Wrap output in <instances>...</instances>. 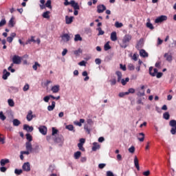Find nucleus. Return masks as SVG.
Listing matches in <instances>:
<instances>
[{"label":"nucleus","instance_id":"50","mask_svg":"<svg viewBox=\"0 0 176 176\" xmlns=\"http://www.w3.org/2000/svg\"><path fill=\"white\" fill-rule=\"evenodd\" d=\"M23 91H28V90H30V85L26 84L24 85L23 88Z\"/></svg>","mask_w":176,"mask_h":176},{"label":"nucleus","instance_id":"4","mask_svg":"<svg viewBox=\"0 0 176 176\" xmlns=\"http://www.w3.org/2000/svg\"><path fill=\"white\" fill-rule=\"evenodd\" d=\"M38 131L43 135H46L47 134V127L46 126L42 125L38 127Z\"/></svg>","mask_w":176,"mask_h":176},{"label":"nucleus","instance_id":"15","mask_svg":"<svg viewBox=\"0 0 176 176\" xmlns=\"http://www.w3.org/2000/svg\"><path fill=\"white\" fill-rule=\"evenodd\" d=\"M16 33L12 32L10 34V36H8L7 38V41H8L9 43H12V42H13V38H16Z\"/></svg>","mask_w":176,"mask_h":176},{"label":"nucleus","instance_id":"57","mask_svg":"<svg viewBox=\"0 0 176 176\" xmlns=\"http://www.w3.org/2000/svg\"><path fill=\"white\" fill-rule=\"evenodd\" d=\"M110 83L111 86H115V85H116V78L110 80Z\"/></svg>","mask_w":176,"mask_h":176},{"label":"nucleus","instance_id":"62","mask_svg":"<svg viewBox=\"0 0 176 176\" xmlns=\"http://www.w3.org/2000/svg\"><path fill=\"white\" fill-rule=\"evenodd\" d=\"M153 72L151 73V76H156V74H157V69H153Z\"/></svg>","mask_w":176,"mask_h":176},{"label":"nucleus","instance_id":"40","mask_svg":"<svg viewBox=\"0 0 176 176\" xmlns=\"http://www.w3.org/2000/svg\"><path fill=\"white\" fill-rule=\"evenodd\" d=\"M97 30L98 31V36H100V35H104V34H105V32H104L101 28H98Z\"/></svg>","mask_w":176,"mask_h":176},{"label":"nucleus","instance_id":"27","mask_svg":"<svg viewBox=\"0 0 176 176\" xmlns=\"http://www.w3.org/2000/svg\"><path fill=\"white\" fill-rule=\"evenodd\" d=\"M140 56H141V57H148V53L146 52V51H145L144 50H141L140 51Z\"/></svg>","mask_w":176,"mask_h":176},{"label":"nucleus","instance_id":"38","mask_svg":"<svg viewBox=\"0 0 176 176\" xmlns=\"http://www.w3.org/2000/svg\"><path fill=\"white\" fill-rule=\"evenodd\" d=\"M163 118L164 119H165L166 120H168V119H170V113H168V112H166L163 114Z\"/></svg>","mask_w":176,"mask_h":176},{"label":"nucleus","instance_id":"61","mask_svg":"<svg viewBox=\"0 0 176 176\" xmlns=\"http://www.w3.org/2000/svg\"><path fill=\"white\" fill-rule=\"evenodd\" d=\"M78 65H80V67H85L86 66V61L82 60V61L78 63Z\"/></svg>","mask_w":176,"mask_h":176},{"label":"nucleus","instance_id":"37","mask_svg":"<svg viewBox=\"0 0 176 176\" xmlns=\"http://www.w3.org/2000/svg\"><path fill=\"white\" fill-rule=\"evenodd\" d=\"M38 67H41V64H39L38 62H35L34 65L32 66V68L34 71H36L38 69Z\"/></svg>","mask_w":176,"mask_h":176},{"label":"nucleus","instance_id":"56","mask_svg":"<svg viewBox=\"0 0 176 176\" xmlns=\"http://www.w3.org/2000/svg\"><path fill=\"white\" fill-rule=\"evenodd\" d=\"M34 36H32L31 38L30 39H28V42L26 43V45H28V43H30V42H36V41H35V39H34Z\"/></svg>","mask_w":176,"mask_h":176},{"label":"nucleus","instance_id":"21","mask_svg":"<svg viewBox=\"0 0 176 176\" xmlns=\"http://www.w3.org/2000/svg\"><path fill=\"white\" fill-rule=\"evenodd\" d=\"M164 57L166 58V61H168L169 63L173 61V56L168 53L164 54Z\"/></svg>","mask_w":176,"mask_h":176},{"label":"nucleus","instance_id":"59","mask_svg":"<svg viewBox=\"0 0 176 176\" xmlns=\"http://www.w3.org/2000/svg\"><path fill=\"white\" fill-rule=\"evenodd\" d=\"M50 100V96H47L43 98V101H45V102H49Z\"/></svg>","mask_w":176,"mask_h":176},{"label":"nucleus","instance_id":"55","mask_svg":"<svg viewBox=\"0 0 176 176\" xmlns=\"http://www.w3.org/2000/svg\"><path fill=\"white\" fill-rule=\"evenodd\" d=\"M74 54H75L76 56H79V54H80V53H82V50H81V49H78V50H75V51L74 52Z\"/></svg>","mask_w":176,"mask_h":176},{"label":"nucleus","instance_id":"33","mask_svg":"<svg viewBox=\"0 0 176 176\" xmlns=\"http://www.w3.org/2000/svg\"><path fill=\"white\" fill-rule=\"evenodd\" d=\"M169 126H170V127H176V120H171L169 122Z\"/></svg>","mask_w":176,"mask_h":176},{"label":"nucleus","instance_id":"8","mask_svg":"<svg viewBox=\"0 0 176 176\" xmlns=\"http://www.w3.org/2000/svg\"><path fill=\"white\" fill-rule=\"evenodd\" d=\"M70 5L72 6V8H74L75 10H79V9H80L79 4L75 2L74 0L70 1Z\"/></svg>","mask_w":176,"mask_h":176},{"label":"nucleus","instance_id":"64","mask_svg":"<svg viewBox=\"0 0 176 176\" xmlns=\"http://www.w3.org/2000/svg\"><path fill=\"white\" fill-rule=\"evenodd\" d=\"M95 63H96V64H97L98 65H100V64H101V59H100V58H96V59H95Z\"/></svg>","mask_w":176,"mask_h":176},{"label":"nucleus","instance_id":"6","mask_svg":"<svg viewBox=\"0 0 176 176\" xmlns=\"http://www.w3.org/2000/svg\"><path fill=\"white\" fill-rule=\"evenodd\" d=\"M107 10V7L104 4H100L97 6V12L98 13H104Z\"/></svg>","mask_w":176,"mask_h":176},{"label":"nucleus","instance_id":"2","mask_svg":"<svg viewBox=\"0 0 176 176\" xmlns=\"http://www.w3.org/2000/svg\"><path fill=\"white\" fill-rule=\"evenodd\" d=\"M45 0H40V9L43 10L45 8H48V9H52V0H47L45 5Z\"/></svg>","mask_w":176,"mask_h":176},{"label":"nucleus","instance_id":"30","mask_svg":"<svg viewBox=\"0 0 176 176\" xmlns=\"http://www.w3.org/2000/svg\"><path fill=\"white\" fill-rule=\"evenodd\" d=\"M12 123H13V126H20V124H21V122H20V120L17 119H14L12 120Z\"/></svg>","mask_w":176,"mask_h":176},{"label":"nucleus","instance_id":"10","mask_svg":"<svg viewBox=\"0 0 176 176\" xmlns=\"http://www.w3.org/2000/svg\"><path fill=\"white\" fill-rule=\"evenodd\" d=\"M63 135H60L58 136H54V142H56L57 144H60V142H63Z\"/></svg>","mask_w":176,"mask_h":176},{"label":"nucleus","instance_id":"43","mask_svg":"<svg viewBox=\"0 0 176 176\" xmlns=\"http://www.w3.org/2000/svg\"><path fill=\"white\" fill-rule=\"evenodd\" d=\"M0 119L1 120H6V116L3 115V111H0Z\"/></svg>","mask_w":176,"mask_h":176},{"label":"nucleus","instance_id":"3","mask_svg":"<svg viewBox=\"0 0 176 176\" xmlns=\"http://www.w3.org/2000/svg\"><path fill=\"white\" fill-rule=\"evenodd\" d=\"M166 20H167V16L161 15L155 20V23L156 24H159V23H163V21H166Z\"/></svg>","mask_w":176,"mask_h":176},{"label":"nucleus","instance_id":"25","mask_svg":"<svg viewBox=\"0 0 176 176\" xmlns=\"http://www.w3.org/2000/svg\"><path fill=\"white\" fill-rule=\"evenodd\" d=\"M54 108H56V102L52 101V105H49L47 107V110L50 111H52L54 109Z\"/></svg>","mask_w":176,"mask_h":176},{"label":"nucleus","instance_id":"32","mask_svg":"<svg viewBox=\"0 0 176 176\" xmlns=\"http://www.w3.org/2000/svg\"><path fill=\"white\" fill-rule=\"evenodd\" d=\"M65 129H67L69 131H74V133H75V130L74 129V125H72V124L67 125L65 126Z\"/></svg>","mask_w":176,"mask_h":176},{"label":"nucleus","instance_id":"23","mask_svg":"<svg viewBox=\"0 0 176 176\" xmlns=\"http://www.w3.org/2000/svg\"><path fill=\"white\" fill-rule=\"evenodd\" d=\"M134 164L137 170L140 171V164L138 163V158L137 157V156H135L134 157Z\"/></svg>","mask_w":176,"mask_h":176},{"label":"nucleus","instance_id":"41","mask_svg":"<svg viewBox=\"0 0 176 176\" xmlns=\"http://www.w3.org/2000/svg\"><path fill=\"white\" fill-rule=\"evenodd\" d=\"M115 27L116 28H122V27H123V23L116 21L115 23Z\"/></svg>","mask_w":176,"mask_h":176},{"label":"nucleus","instance_id":"7","mask_svg":"<svg viewBox=\"0 0 176 176\" xmlns=\"http://www.w3.org/2000/svg\"><path fill=\"white\" fill-rule=\"evenodd\" d=\"M22 168L24 171H31V165L30 164V162L24 163Z\"/></svg>","mask_w":176,"mask_h":176},{"label":"nucleus","instance_id":"29","mask_svg":"<svg viewBox=\"0 0 176 176\" xmlns=\"http://www.w3.org/2000/svg\"><path fill=\"white\" fill-rule=\"evenodd\" d=\"M8 25L9 27H10L11 28H12V27H14V17H12L8 23Z\"/></svg>","mask_w":176,"mask_h":176},{"label":"nucleus","instance_id":"26","mask_svg":"<svg viewBox=\"0 0 176 176\" xmlns=\"http://www.w3.org/2000/svg\"><path fill=\"white\" fill-rule=\"evenodd\" d=\"M142 43H144V39L140 38L139 42L138 43L137 45H136V49L140 50V49H141V47H142Z\"/></svg>","mask_w":176,"mask_h":176},{"label":"nucleus","instance_id":"9","mask_svg":"<svg viewBox=\"0 0 176 176\" xmlns=\"http://www.w3.org/2000/svg\"><path fill=\"white\" fill-rule=\"evenodd\" d=\"M34 118H35V116H34L32 114V111L30 110L26 116V119H27L28 122H31V120H32V119H34Z\"/></svg>","mask_w":176,"mask_h":176},{"label":"nucleus","instance_id":"5","mask_svg":"<svg viewBox=\"0 0 176 176\" xmlns=\"http://www.w3.org/2000/svg\"><path fill=\"white\" fill-rule=\"evenodd\" d=\"M12 63L16 65L21 64V57L18 55H14L12 57Z\"/></svg>","mask_w":176,"mask_h":176},{"label":"nucleus","instance_id":"53","mask_svg":"<svg viewBox=\"0 0 176 176\" xmlns=\"http://www.w3.org/2000/svg\"><path fill=\"white\" fill-rule=\"evenodd\" d=\"M137 96H138V97H144V96H145V91H138Z\"/></svg>","mask_w":176,"mask_h":176},{"label":"nucleus","instance_id":"51","mask_svg":"<svg viewBox=\"0 0 176 176\" xmlns=\"http://www.w3.org/2000/svg\"><path fill=\"white\" fill-rule=\"evenodd\" d=\"M126 93H128V94H134L135 93V89L133 88H130Z\"/></svg>","mask_w":176,"mask_h":176},{"label":"nucleus","instance_id":"13","mask_svg":"<svg viewBox=\"0 0 176 176\" xmlns=\"http://www.w3.org/2000/svg\"><path fill=\"white\" fill-rule=\"evenodd\" d=\"M72 21H74V16H69L68 15L65 16L66 24H72Z\"/></svg>","mask_w":176,"mask_h":176},{"label":"nucleus","instance_id":"1","mask_svg":"<svg viewBox=\"0 0 176 176\" xmlns=\"http://www.w3.org/2000/svg\"><path fill=\"white\" fill-rule=\"evenodd\" d=\"M132 38L133 37L130 34L125 35L122 38V43H120V47H122L123 49H126V47L129 46V43L131 41Z\"/></svg>","mask_w":176,"mask_h":176},{"label":"nucleus","instance_id":"36","mask_svg":"<svg viewBox=\"0 0 176 176\" xmlns=\"http://www.w3.org/2000/svg\"><path fill=\"white\" fill-rule=\"evenodd\" d=\"M8 104L9 107H14V101L13 100V99H8Z\"/></svg>","mask_w":176,"mask_h":176},{"label":"nucleus","instance_id":"45","mask_svg":"<svg viewBox=\"0 0 176 176\" xmlns=\"http://www.w3.org/2000/svg\"><path fill=\"white\" fill-rule=\"evenodd\" d=\"M119 97H120V98H123V97H124V96H129V93L127 92H121L118 94Z\"/></svg>","mask_w":176,"mask_h":176},{"label":"nucleus","instance_id":"35","mask_svg":"<svg viewBox=\"0 0 176 176\" xmlns=\"http://www.w3.org/2000/svg\"><path fill=\"white\" fill-rule=\"evenodd\" d=\"M129 80H130V78H126L125 80L124 79H121V83L122 85V86H125V85L127 83V82H129Z\"/></svg>","mask_w":176,"mask_h":176},{"label":"nucleus","instance_id":"49","mask_svg":"<svg viewBox=\"0 0 176 176\" xmlns=\"http://www.w3.org/2000/svg\"><path fill=\"white\" fill-rule=\"evenodd\" d=\"M26 139L28 140V142L32 141V136L30 133L26 134Z\"/></svg>","mask_w":176,"mask_h":176},{"label":"nucleus","instance_id":"19","mask_svg":"<svg viewBox=\"0 0 176 176\" xmlns=\"http://www.w3.org/2000/svg\"><path fill=\"white\" fill-rule=\"evenodd\" d=\"M10 160L8 159H2L0 161V165L1 166V167H3L5 166H6V164H8V163H10Z\"/></svg>","mask_w":176,"mask_h":176},{"label":"nucleus","instance_id":"22","mask_svg":"<svg viewBox=\"0 0 176 176\" xmlns=\"http://www.w3.org/2000/svg\"><path fill=\"white\" fill-rule=\"evenodd\" d=\"M100 146L98 143H97V142L93 143L92 151L94 152H96V151H98V149H100Z\"/></svg>","mask_w":176,"mask_h":176},{"label":"nucleus","instance_id":"46","mask_svg":"<svg viewBox=\"0 0 176 176\" xmlns=\"http://www.w3.org/2000/svg\"><path fill=\"white\" fill-rule=\"evenodd\" d=\"M170 133L173 134V135H175L176 134V126H172L170 129Z\"/></svg>","mask_w":176,"mask_h":176},{"label":"nucleus","instance_id":"18","mask_svg":"<svg viewBox=\"0 0 176 176\" xmlns=\"http://www.w3.org/2000/svg\"><path fill=\"white\" fill-rule=\"evenodd\" d=\"M25 148L29 152H32V144H31V142H27L25 143Z\"/></svg>","mask_w":176,"mask_h":176},{"label":"nucleus","instance_id":"28","mask_svg":"<svg viewBox=\"0 0 176 176\" xmlns=\"http://www.w3.org/2000/svg\"><path fill=\"white\" fill-rule=\"evenodd\" d=\"M42 16L43 17V19H50V11H46L43 12Z\"/></svg>","mask_w":176,"mask_h":176},{"label":"nucleus","instance_id":"54","mask_svg":"<svg viewBox=\"0 0 176 176\" xmlns=\"http://www.w3.org/2000/svg\"><path fill=\"white\" fill-rule=\"evenodd\" d=\"M41 148L39 147V145L36 144L34 148V152L35 153H39Z\"/></svg>","mask_w":176,"mask_h":176},{"label":"nucleus","instance_id":"14","mask_svg":"<svg viewBox=\"0 0 176 176\" xmlns=\"http://www.w3.org/2000/svg\"><path fill=\"white\" fill-rule=\"evenodd\" d=\"M146 27H147V28H149V30H155V27H153V25L151 23V19L149 18L147 19Z\"/></svg>","mask_w":176,"mask_h":176},{"label":"nucleus","instance_id":"24","mask_svg":"<svg viewBox=\"0 0 176 176\" xmlns=\"http://www.w3.org/2000/svg\"><path fill=\"white\" fill-rule=\"evenodd\" d=\"M51 90L53 93H58L60 91V85L53 86Z\"/></svg>","mask_w":176,"mask_h":176},{"label":"nucleus","instance_id":"39","mask_svg":"<svg viewBox=\"0 0 176 176\" xmlns=\"http://www.w3.org/2000/svg\"><path fill=\"white\" fill-rule=\"evenodd\" d=\"M75 42H78V41H82V37L80 36V34H76L74 37Z\"/></svg>","mask_w":176,"mask_h":176},{"label":"nucleus","instance_id":"31","mask_svg":"<svg viewBox=\"0 0 176 176\" xmlns=\"http://www.w3.org/2000/svg\"><path fill=\"white\" fill-rule=\"evenodd\" d=\"M117 76H118V82H120V80H122V72H120V71H117L116 72Z\"/></svg>","mask_w":176,"mask_h":176},{"label":"nucleus","instance_id":"17","mask_svg":"<svg viewBox=\"0 0 176 176\" xmlns=\"http://www.w3.org/2000/svg\"><path fill=\"white\" fill-rule=\"evenodd\" d=\"M9 76H10V72H8V70H6V69H5L3 70V79L4 80H6V79H8V78H9Z\"/></svg>","mask_w":176,"mask_h":176},{"label":"nucleus","instance_id":"63","mask_svg":"<svg viewBox=\"0 0 176 176\" xmlns=\"http://www.w3.org/2000/svg\"><path fill=\"white\" fill-rule=\"evenodd\" d=\"M107 176H115V175H113V173H112V171L108 170L107 172Z\"/></svg>","mask_w":176,"mask_h":176},{"label":"nucleus","instance_id":"12","mask_svg":"<svg viewBox=\"0 0 176 176\" xmlns=\"http://www.w3.org/2000/svg\"><path fill=\"white\" fill-rule=\"evenodd\" d=\"M110 38L112 42H116V41H118V36L116 34V32H111Z\"/></svg>","mask_w":176,"mask_h":176},{"label":"nucleus","instance_id":"44","mask_svg":"<svg viewBox=\"0 0 176 176\" xmlns=\"http://www.w3.org/2000/svg\"><path fill=\"white\" fill-rule=\"evenodd\" d=\"M14 173L16 174V175H20L21 174L23 173V170H21V169H15L14 170Z\"/></svg>","mask_w":176,"mask_h":176},{"label":"nucleus","instance_id":"47","mask_svg":"<svg viewBox=\"0 0 176 176\" xmlns=\"http://www.w3.org/2000/svg\"><path fill=\"white\" fill-rule=\"evenodd\" d=\"M128 151L129 153H134V152H135V147H134V146H131V147L129 148Z\"/></svg>","mask_w":176,"mask_h":176},{"label":"nucleus","instance_id":"60","mask_svg":"<svg viewBox=\"0 0 176 176\" xmlns=\"http://www.w3.org/2000/svg\"><path fill=\"white\" fill-rule=\"evenodd\" d=\"M5 24H6V20L2 19L0 21V27H3V25H5Z\"/></svg>","mask_w":176,"mask_h":176},{"label":"nucleus","instance_id":"11","mask_svg":"<svg viewBox=\"0 0 176 176\" xmlns=\"http://www.w3.org/2000/svg\"><path fill=\"white\" fill-rule=\"evenodd\" d=\"M60 37L63 42H69V39H71V37L69 36L68 34H64L60 36Z\"/></svg>","mask_w":176,"mask_h":176},{"label":"nucleus","instance_id":"16","mask_svg":"<svg viewBox=\"0 0 176 176\" xmlns=\"http://www.w3.org/2000/svg\"><path fill=\"white\" fill-rule=\"evenodd\" d=\"M23 130H25L26 131L31 133V131H34V127L30 126L28 124H24Z\"/></svg>","mask_w":176,"mask_h":176},{"label":"nucleus","instance_id":"48","mask_svg":"<svg viewBox=\"0 0 176 176\" xmlns=\"http://www.w3.org/2000/svg\"><path fill=\"white\" fill-rule=\"evenodd\" d=\"M104 50L105 52L109 50V49H111V45H109V43H107L105 45H104Z\"/></svg>","mask_w":176,"mask_h":176},{"label":"nucleus","instance_id":"58","mask_svg":"<svg viewBox=\"0 0 176 176\" xmlns=\"http://www.w3.org/2000/svg\"><path fill=\"white\" fill-rule=\"evenodd\" d=\"M78 147L80 149V151L85 152V147H83V144H78Z\"/></svg>","mask_w":176,"mask_h":176},{"label":"nucleus","instance_id":"20","mask_svg":"<svg viewBox=\"0 0 176 176\" xmlns=\"http://www.w3.org/2000/svg\"><path fill=\"white\" fill-rule=\"evenodd\" d=\"M138 140H139L140 142H144V140H145V134H144V133H140L138 135Z\"/></svg>","mask_w":176,"mask_h":176},{"label":"nucleus","instance_id":"52","mask_svg":"<svg viewBox=\"0 0 176 176\" xmlns=\"http://www.w3.org/2000/svg\"><path fill=\"white\" fill-rule=\"evenodd\" d=\"M128 69H129V71H134L135 69L134 65L131 63H129L128 65Z\"/></svg>","mask_w":176,"mask_h":176},{"label":"nucleus","instance_id":"42","mask_svg":"<svg viewBox=\"0 0 176 176\" xmlns=\"http://www.w3.org/2000/svg\"><path fill=\"white\" fill-rule=\"evenodd\" d=\"M58 133V130H57V129H56V128L53 127L52 135L54 137H56V134H57Z\"/></svg>","mask_w":176,"mask_h":176},{"label":"nucleus","instance_id":"34","mask_svg":"<svg viewBox=\"0 0 176 176\" xmlns=\"http://www.w3.org/2000/svg\"><path fill=\"white\" fill-rule=\"evenodd\" d=\"M80 155H82V153L80 151H76L74 153V159L78 160L79 157H80Z\"/></svg>","mask_w":176,"mask_h":176}]
</instances>
